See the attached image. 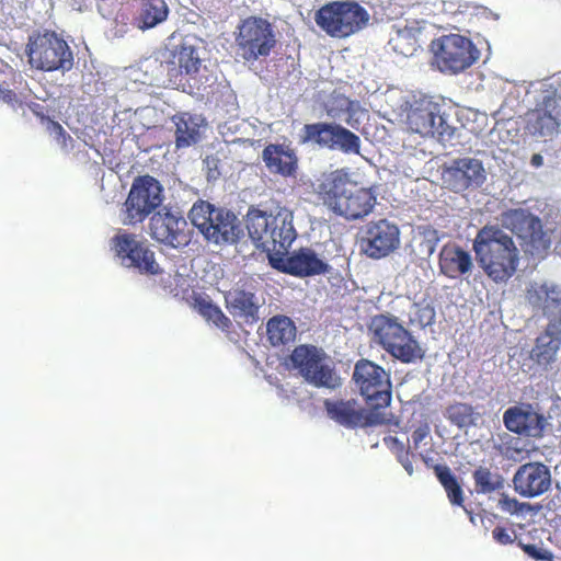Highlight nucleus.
Here are the masks:
<instances>
[{
  "instance_id": "obj_1",
  "label": "nucleus",
  "mask_w": 561,
  "mask_h": 561,
  "mask_svg": "<svg viewBox=\"0 0 561 561\" xmlns=\"http://www.w3.org/2000/svg\"><path fill=\"white\" fill-rule=\"evenodd\" d=\"M501 226L488 224L478 230L472 250L483 273L495 284H506L517 272L520 251L510 230L531 256L542 255L550 247L541 220L530 211L513 208L500 216Z\"/></svg>"
},
{
  "instance_id": "obj_2",
  "label": "nucleus",
  "mask_w": 561,
  "mask_h": 561,
  "mask_svg": "<svg viewBox=\"0 0 561 561\" xmlns=\"http://www.w3.org/2000/svg\"><path fill=\"white\" fill-rule=\"evenodd\" d=\"M314 192L322 205L348 221L367 217L377 203L374 190L352 181L344 169L323 173Z\"/></svg>"
},
{
  "instance_id": "obj_3",
  "label": "nucleus",
  "mask_w": 561,
  "mask_h": 561,
  "mask_svg": "<svg viewBox=\"0 0 561 561\" xmlns=\"http://www.w3.org/2000/svg\"><path fill=\"white\" fill-rule=\"evenodd\" d=\"M247 229L250 238L271 256L287 255L288 249L297 238L294 215L286 207L273 211L251 208L247 215Z\"/></svg>"
},
{
  "instance_id": "obj_4",
  "label": "nucleus",
  "mask_w": 561,
  "mask_h": 561,
  "mask_svg": "<svg viewBox=\"0 0 561 561\" xmlns=\"http://www.w3.org/2000/svg\"><path fill=\"white\" fill-rule=\"evenodd\" d=\"M368 11L356 1H330L314 14L317 25L330 37L346 38L366 27Z\"/></svg>"
},
{
  "instance_id": "obj_5",
  "label": "nucleus",
  "mask_w": 561,
  "mask_h": 561,
  "mask_svg": "<svg viewBox=\"0 0 561 561\" xmlns=\"http://www.w3.org/2000/svg\"><path fill=\"white\" fill-rule=\"evenodd\" d=\"M369 330L374 341L401 363L409 364L423 358L421 345L396 317L377 314L373 317Z\"/></svg>"
},
{
  "instance_id": "obj_6",
  "label": "nucleus",
  "mask_w": 561,
  "mask_h": 561,
  "mask_svg": "<svg viewBox=\"0 0 561 561\" xmlns=\"http://www.w3.org/2000/svg\"><path fill=\"white\" fill-rule=\"evenodd\" d=\"M28 64L46 72L68 71L73 66V54L68 43L54 31L30 35L25 48Z\"/></svg>"
},
{
  "instance_id": "obj_7",
  "label": "nucleus",
  "mask_w": 561,
  "mask_h": 561,
  "mask_svg": "<svg viewBox=\"0 0 561 561\" xmlns=\"http://www.w3.org/2000/svg\"><path fill=\"white\" fill-rule=\"evenodd\" d=\"M188 217L193 226L214 243H233L239 239L237 217L229 210L199 201L193 205Z\"/></svg>"
},
{
  "instance_id": "obj_8",
  "label": "nucleus",
  "mask_w": 561,
  "mask_h": 561,
  "mask_svg": "<svg viewBox=\"0 0 561 561\" xmlns=\"http://www.w3.org/2000/svg\"><path fill=\"white\" fill-rule=\"evenodd\" d=\"M163 187L153 176L138 175L134 179L123 205L125 225H137L160 207L163 202Z\"/></svg>"
},
{
  "instance_id": "obj_9",
  "label": "nucleus",
  "mask_w": 561,
  "mask_h": 561,
  "mask_svg": "<svg viewBox=\"0 0 561 561\" xmlns=\"http://www.w3.org/2000/svg\"><path fill=\"white\" fill-rule=\"evenodd\" d=\"M272 24L262 18L250 16L242 21L236 35L237 54L245 62L267 57L276 46Z\"/></svg>"
},
{
  "instance_id": "obj_10",
  "label": "nucleus",
  "mask_w": 561,
  "mask_h": 561,
  "mask_svg": "<svg viewBox=\"0 0 561 561\" xmlns=\"http://www.w3.org/2000/svg\"><path fill=\"white\" fill-rule=\"evenodd\" d=\"M434 65L444 73H459L470 68L479 58V50L470 39L450 34L434 39L431 44Z\"/></svg>"
},
{
  "instance_id": "obj_11",
  "label": "nucleus",
  "mask_w": 561,
  "mask_h": 561,
  "mask_svg": "<svg viewBox=\"0 0 561 561\" xmlns=\"http://www.w3.org/2000/svg\"><path fill=\"white\" fill-rule=\"evenodd\" d=\"M353 380L368 408L386 409L392 398L390 374L368 359H359L354 367Z\"/></svg>"
},
{
  "instance_id": "obj_12",
  "label": "nucleus",
  "mask_w": 561,
  "mask_h": 561,
  "mask_svg": "<svg viewBox=\"0 0 561 561\" xmlns=\"http://www.w3.org/2000/svg\"><path fill=\"white\" fill-rule=\"evenodd\" d=\"M440 106L427 95H413L403 107L404 124L409 131L422 137H443L444 119L439 114Z\"/></svg>"
},
{
  "instance_id": "obj_13",
  "label": "nucleus",
  "mask_w": 561,
  "mask_h": 561,
  "mask_svg": "<svg viewBox=\"0 0 561 561\" xmlns=\"http://www.w3.org/2000/svg\"><path fill=\"white\" fill-rule=\"evenodd\" d=\"M327 354L322 348L311 344H301L290 354L293 367L309 383L316 387H334V371L325 363Z\"/></svg>"
},
{
  "instance_id": "obj_14",
  "label": "nucleus",
  "mask_w": 561,
  "mask_h": 561,
  "mask_svg": "<svg viewBox=\"0 0 561 561\" xmlns=\"http://www.w3.org/2000/svg\"><path fill=\"white\" fill-rule=\"evenodd\" d=\"M112 249L127 267H134L148 275H157L161 272L156 262L154 252L146 241L138 240L134 233L126 231L116 233L112 238Z\"/></svg>"
},
{
  "instance_id": "obj_15",
  "label": "nucleus",
  "mask_w": 561,
  "mask_h": 561,
  "mask_svg": "<svg viewBox=\"0 0 561 561\" xmlns=\"http://www.w3.org/2000/svg\"><path fill=\"white\" fill-rule=\"evenodd\" d=\"M149 234L157 242L174 249L183 248L191 241L184 216L168 207L153 213L149 220Z\"/></svg>"
},
{
  "instance_id": "obj_16",
  "label": "nucleus",
  "mask_w": 561,
  "mask_h": 561,
  "mask_svg": "<svg viewBox=\"0 0 561 561\" xmlns=\"http://www.w3.org/2000/svg\"><path fill=\"white\" fill-rule=\"evenodd\" d=\"M327 415L335 423L346 428L370 427L388 423L382 411L374 408H362L355 399L351 400H324Z\"/></svg>"
},
{
  "instance_id": "obj_17",
  "label": "nucleus",
  "mask_w": 561,
  "mask_h": 561,
  "mask_svg": "<svg viewBox=\"0 0 561 561\" xmlns=\"http://www.w3.org/2000/svg\"><path fill=\"white\" fill-rule=\"evenodd\" d=\"M362 252L370 259H382L400 245V230L387 219L370 221L362 229Z\"/></svg>"
},
{
  "instance_id": "obj_18",
  "label": "nucleus",
  "mask_w": 561,
  "mask_h": 561,
  "mask_svg": "<svg viewBox=\"0 0 561 561\" xmlns=\"http://www.w3.org/2000/svg\"><path fill=\"white\" fill-rule=\"evenodd\" d=\"M485 180L486 171L482 161L477 158L455 159L443 171L444 183L455 193L478 188Z\"/></svg>"
},
{
  "instance_id": "obj_19",
  "label": "nucleus",
  "mask_w": 561,
  "mask_h": 561,
  "mask_svg": "<svg viewBox=\"0 0 561 561\" xmlns=\"http://www.w3.org/2000/svg\"><path fill=\"white\" fill-rule=\"evenodd\" d=\"M270 263L274 268L297 277L321 275L330 270V265L310 248H300L286 257L271 256Z\"/></svg>"
},
{
  "instance_id": "obj_20",
  "label": "nucleus",
  "mask_w": 561,
  "mask_h": 561,
  "mask_svg": "<svg viewBox=\"0 0 561 561\" xmlns=\"http://www.w3.org/2000/svg\"><path fill=\"white\" fill-rule=\"evenodd\" d=\"M561 98L547 95L542 102L527 113L526 130L535 137L552 136L561 124Z\"/></svg>"
},
{
  "instance_id": "obj_21",
  "label": "nucleus",
  "mask_w": 561,
  "mask_h": 561,
  "mask_svg": "<svg viewBox=\"0 0 561 561\" xmlns=\"http://www.w3.org/2000/svg\"><path fill=\"white\" fill-rule=\"evenodd\" d=\"M551 472L548 466L539 461L522 465L513 477L515 491L524 497H536L551 486Z\"/></svg>"
},
{
  "instance_id": "obj_22",
  "label": "nucleus",
  "mask_w": 561,
  "mask_h": 561,
  "mask_svg": "<svg viewBox=\"0 0 561 561\" xmlns=\"http://www.w3.org/2000/svg\"><path fill=\"white\" fill-rule=\"evenodd\" d=\"M98 10L104 19L112 21V32L115 37H123L133 26L136 27L135 1L99 0Z\"/></svg>"
},
{
  "instance_id": "obj_23",
  "label": "nucleus",
  "mask_w": 561,
  "mask_h": 561,
  "mask_svg": "<svg viewBox=\"0 0 561 561\" xmlns=\"http://www.w3.org/2000/svg\"><path fill=\"white\" fill-rule=\"evenodd\" d=\"M262 160L267 170L283 178L295 176L298 170L296 151L286 144H268L262 151Z\"/></svg>"
},
{
  "instance_id": "obj_24",
  "label": "nucleus",
  "mask_w": 561,
  "mask_h": 561,
  "mask_svg": "<svg viewBox=\"0 0 561 561\" xmlns=\"http://www.w3.org/2000/svg\"><path fill=\"white\" fill-rule=\"evenodd\" d=\"M503 422L508 431L531 437H540L545 427L542 415L518 407L507 409L503 414Z\"/></svg>"
},
{
  "instance_id": "obj_25",
  "label": "nucleus",
  "mask_w": 561,
  "mask_h": 561,
  "mask_svg": "<svg viewBox=\"0 0 561 561\" xmlns=\"http://www.w3.org/2000/svg\"><path fill=\"white\" fill-rule=\"evenodd\" d=\"M438 266L443 275L455 279L470 273L473 263L469 252L455 243H447L440 249Z\"/></svg>"
},
{
  "instance_id": "obj_26",
  "label": "nucleus",
  "mask_w": 561,
  "mask_h": 561,
  "mask_svg": "<svg viewBox=\"0 0 561 561\" xmlns=\"http://www.w3.org/2000/svg\"><path fill=\"white\" fill-rule=\"evenodd\" d=\"M171 121L175 126L174 144L178 149L187 148L199 140V129L204 122L202 116L188 112H180L174 114Z\"/></svg>"
},
{
  "instance_id": "obj_27",
  "label": "nucleus",
  "mask_w": 561,
  "mask_h": 561,
  "mask_svg": "<svg viewBox=\"0 0 561 561\" xmlns=\"http://www.w3.org/2000/svg\"><path fill=\"white\" fill-rule=\"evenodd\" d=\"M137 19L136 27L146 31L157 26L167 20L169 8L164 0L136 1Z\"/></svg>"
},
{
  "instance_id": "obj_28",
  "label": "nucleus",
  "mask_w": 561,
  "mask_h": 561,
  "mask_svg": "<svg viewBox=\"0 0 561 561\" xmlns=\"http://www.w3.org/2000/svg\"><path fill=\"white\" fill-rule=\"evenodd\" d=\"M227 308L234 318L243 319L247 323L259 320V307L254 295L245 290H236L226 296Z\"/></svg>"
},
{
  "instance_id": "obj_29",
  "label": "nucleus",
  "mask_w": 561,
  "mask_h": 561,
  "mask_svg": "<svg viewBox=\"0 0 561 561\" xmlns=\"http://www.w3.org/2000/svg\"><path fill=\"white\" fill-rule=\"evenodd\" d=\"M560 346L561 337L546 330L536 339L535 345L530 351V358L538 366L547 368L556 360Z\"/></svg>"
},
{
  "instance_id": "obj_30",
  "label": "nucleus",
  "mask_w": 561,
  "mask_h": 561,
  "mask_svg": "<svg viewBox=\"0 0 561 561\" xmlns=\"http://www.w3.org/2000/svg\"><path fill=\"white\" fill-rule=\"evenodd\" d=\"M267 339L273 346L286 345L296 337V325L286 316H274L266 324Z\"/></svg>"
},
{
  "instance_id": "obj_31",
  "label": "nucleus",
  "mask_w": 561,
  "mask_h": 561,
  "mask_svg": "<svg viewBox=\"0 0 561 561\" xmlns=\"http://www.w3.org/2000/svg\"><path fill=\"white\" fill-rule=\"evenodd\" d=\"M328 150H340L344 153L358 154L360 151V138L344 126L331 122Z\"/></svg>"
},
{
  "instance_id": "obj_32",
  "label": "nucleus",
  "mask_w": 561,
  "mask_h": 561,
  "mask_svg": "<svg viewBox=\"0 0 561 561\" xmlns=\"http://www.w3.org/2000/svg\"><path fill=\"white\" fill-rule=\"evenodd\" d=\"M171 62L179 68L180 73L192 76L198 72L202 59L195 46L182 43L173 51Z\"/></svg>"
},
{
  "instance_id": "obj_33",
  "label": "nucleus",
  "mask_w": 561,
  "mask_h": 561,
  "mask_svg": "<svg viewBox=\"0 0 561 561\" xmlns=\"http://www.w3.org/2000/svg\"><path fill=\"white\" fill-rule=\"evenodd\" d=\"M192 306L206 321L214 323L217 328L227 331L231 327L230 319L210 299L201 295L194 296Z\"/></svg>"
},
{
  "instance_id": "obj_34",
  "label": "nucleus",
  "mask_w": 561,
  "mask_h": 561,
  "mask_svg": "<svg viewBox=\"0 0 561 561\" xmlns=\"http://www.w3.org/2000/svg\"><path fill=\"white\" fill-rule=\"evenodd\" d=\"M434 472L444 486L450 503L453 505L463 506V491L450 468L446 465H435Z\"/></svg>"
},
{
  "instance_id": "obj_35",
  "label": "nucleus",
  "mask_w": 561,
  "mask_h": 561,
  "mask_svg": "<svg viewBox=\"0 0 561 561\" xmlns=\"http://www.w3.org/2000/svg\"><path fill=\"white\" fill-rule=\"evenodd\" d=\"M474 490L478 494H490L504 486L503 477L488 467L480 466L473 473Z\"/></svg>"
},
{
  "instance_id": "obj_36",
  "label": "nucleus",
  "mask_w": 561,
  "mask_h": 561,
  "mask_svg": "<svg viewBox=\"0 0 561 561\" xmlns=\"http://www.w3.org/2000/svg\"><path fill=\"white\" fill-rule=\"evenodd\" d=\"M444 416L458 428H466L474 424L477 413L471 404L455 402L445 409Z\"/></svg>"
},
{
  "instance_id": "obj_37",
  "label": "nucleus",
  "mask_w": 561,
  "mask_h": 561,
  "mask_svg": "<svg viewBox=\"0 0 561 561\" xmlns=\"http://www.w3.org/2000/svg\"><path fill=\"white\" fill-rule=\"evenodd\" d=\"M390 44L398 54L412 56L419 46L415 30L408 26L397 30L396 34L390 39Z\"/></svg>"
},
{
  "instance_id": "obj_38",
  "label": "nucleus",
  "mask_w": 561,
  "mask_h": 561,
  "mask_svg": "<svg viewBox=\"0 0 561 561\" xmlns=\"http://www.w3.org/2000/svg\"><path fill=\"white\" fill-rule=\"evenodd\" d=\"M540 293L543 294L541 305L543 314L561 323V288L542 286Z\"/></svg>"
},
{
  "instance_id": "obj_39",
  "label": "nucleus",
  "mask_w": 561,
  "mask_h": 561,
  "mask_svg": "<svg viewBox=\"0 0 561 561\" xmlns=\"http://www.w3.org/2000/svg\"><path fill=\"white\" fill-rule=\"evenodd\" d=\"M435 308L426 301L413 304L410 310V322L426 328L435 321Z\"/></svg>"
},
{
  "instance_id": "obj_40",
  "label": "nucleus",
  "mask_w": 561,
  "mask_h": 561,
  "mask_svg": "<svg viewBox=\"0 0 561 561\" xmlns=\"http://www.w3.org/2000/svg\"><path fill=\"white\" fill-rule=\"evenodd\" d=\"M321 122L305 124L298 135L300 145H313L322 149Z\"/></svg>"
},
{
  "instance_id": "obj_41",
  "label": "nucleus",
  "mask_w": 561,
  "mask_h": 561,
  "mask_svg": "<svg viewBox=\"0 0 561 561\" xmlns=\"http://www.w3.org/2000/svg\"><path fill=\"white\" fill-rule=\"evenodd\" d=\"M499 507L511 515H519L530 510L527 503H520L517 499L502 494L499 500Z\"/></svg>"
},
{
  "instance_id": "obj_42",
  "label": "nucleus",
  "mask_w": 561,
  "mask_h": 561,
  "mask_svg": "<svg viewBox=\"0 0 561 561\" xmlns=\"http://www.w3.org/2000/svg\"><path fill=\"white\" fill-rule=\"evenodd\" d=\"M517 546L530 558L541 561H551L553 554L551 551L538 548L536 545L518 541Z\"/></svg>"
},
{
  "instance_id": "obj_43",
  "label": "nucleus",
  "mask_w": 561,
  "mask_h": 561,
  "mask_svg": "<svg viewBox=\"0 0 561 561\" xmlns=\"http://www.w3.org/2000/svg\"><path fill=\"white\" fill-rule=\"evenodd\" d=\"M492 537L497 543L505 546L513 543L516 538V535L514 530H510L502 526H496L492 530Z\"/></svg>"
},
{
  "instance_id": "obj_44",
  "label": "nucleus",
  "mask_w": 561,
  "mask_h": 561,
  "mask_svg": "<svg viewBox=\"0 0 561 561\" xmlns=\"http://www.w3.org/2000/svg\"><path fill=\"white\" fill-rule=\"evenodd\" d=\"M0 100L4 103L9 104L13 108L23 105V102L19 98V95L13 90L4 88L1 83H0Z\"/></svg>"
},
{
  "instance_id": "obj_45",
  "label": "nucleus",
  "mask_w": 561,
  "mask_h": 561,
  "mask_svg": "<svg viewBox=\"0 0 561 561\" xmlns=\"http://www.w3.org/2000/svg\"><path fill=\"white\" fill-rule=\"evenodd\" d=\"M430 435V426L427 424L420 425L412 432V442L414 449Z\"/></svg>"
},
{
  "instance_id": "obj_46",
  "label": "nucleus",
  "mask_w": 561,
  "mask_h": 561,
  "mask_svg": "<svg viewBox=\"0 0 561 561\" xmlns=\"http://www.w3.org/2000/svg\"><path fill=\"white\" fill-rule=\"evenodd\" d=\"M342 101L343 102L341 105L344 106V110L348 114V117L345 119L346 124L353 128H356V122L353 119V116L355 114V107L357 106V103L347 98H343Z\"/></svg>"
},
{
  "instance_id": "obj_47",
  "label": "nucleus",
  "mask_w": 561,
  "mask_h": 561,
  "mask_svg": "<svg viewBox=\"0 0 561 561\" xmlns=\"http://www.w3.org/2000/svg\"><path fill=\"white\" fill-rule=\"evenodd\" d=\"M398 460L403 466L409 474L413 473L412 455L408 449H402V453L398 454Z\"/></svg>"
},
{
  "instance_id": "obj_48",
  "label": "nucleus",
  "mask_w": 561,
  "mask_h": 561,
  "mask_svg": "<svg viewBox=\"0 0 561 561\" xmlns=\"http://www.w3.org/2000/svg\"><path fill=\"white\" fill-rule=\"evenodd\" d=\"M322 130V149H329V139L331 133V122H321Z\"/></svg>"
},
{
  "instance_id": "obj_49",
  "label": "nucleus",
  "mask_w": 561,
  "mask_h": 561,
  "mask_svg": "<svg viewBox=\"0 0 561 561\" xmlns=\"http://www.w3.org/2000/svg\"><path fill=\"white\" fill-rule=\"evenodd\" d=\"M383 442L387 446L389 447H394L397 449V455L402 453V449H405L404 445L402 442H400L397 437L394 436H388V437H385L383 438Z\"/></svg>"
},
{
  "instance_id": "obj_50",
  "label": "nucleus",
  "mask_w": 561,
  "mask_h": 561,
  "mask_svg": "<svg viewBox=\"0 0 561 561\" xmlns=\"http://www.w3.org/2000/svg\"><path fill=\"white\" fill-rule=\"evenodd\" d=\"M530 164L535 168H540L543 164V158L540 153H534L530 159Z\"/></svg>"
},
{
  "instance_id": "obj_51",
  "label": "nucleus",
  "mask_w": 561,
  "mask_h": 561,
  "mask_svg": "<svg viewBox=\"0 0 561 561\" xmlns=\"http://www.w3.org/2000/svg\"><path fill=\"white\" fill-rule=\"evenodd\" d=\"M53 129L56 130L60 136H62L65 139L68 137L70 139V136L67 135L66 130L62 128V126L57 122H51Z\"/></svg>"
},
{
  "instance_id": "obj_52",
  "label": "nucleus",
  "mask_w": 561,
  "mask_h": 561,
  "mask_svg": "<svg viewBox=\"0 0 561 561\" xmlns=\"http://www.w3.org/2000/svg\"><path fill=\"white\" fill-rule=\"evenodd\" d=\"M28 107L32 110V112L38 116H43L39 110H42V106L38 103H32L28 105Z\"/></svg>"
},
{
  "instance_id": "obj_53",
  "label": "nucleus",
  "mask_w": 561,
  "mask_h": 561,
  "mask_svg": "<svg viewBox=\"0 0 561 561\" xmlns=\"http://www.w3.org/2000/svg\"><path fill=\"white\" fill-rule=\"evenodd\" d=\"M435 245H436V240L435 241H431V240L427 241L426 247H427L428 254H432L434 252Z\"/></svg>"
},
{
  "instance_id": "obj_54",
  "label": "nucleus",
  "mask_w": 561,
  "mask_h": 561,
  "mask_svg": "<svg viewBox=\"0 0 561 561\" xmlns=\"http://www.w3.org/2000/svg\"><path fill=\"white\" fill-rule=\"evenodd\" d=\"M422 458H423V461L425 462V465H426L427 467H433V468L435 467V466H433V463H432V462H433V459H432V458H430V457H422Z\"/></svg>"
}]
</instances>
